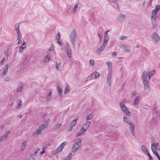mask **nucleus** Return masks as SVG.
Masks as SVG:
<instances>
[{
	"label": "nucleus",
	"mask_w": 160,
	"mask_h": 160,
	"mask_svg": "<svg viewBox=\"0 0 160 160\" xmlns=\"http://www.w3.org/2000/svg\"><path fill=\"white\" fill-rule=\"evenodd\" d=\"M160 8V6L159 5H157L156 6V9L158 11Z\"/></svg>",
	"instance_id": "52"
},
{
	"label": "nucleus",
	"mask_w": 160,
	"mask_h": 160,
	"mask_svg": "<svg viewBox=\"0 0 160 160\" xmlns=\"http://www.w3.org/2000/svg\"><path fill=\"white\" fill-rule=\"evenodd\" d=\"M54 47L53 45H51V47L49 49V51H52L54 50Z\"/></svg>",
	"instance_id": "49"
},
{
	"label": "nucleus",
	"mask_w": 160,
	"mask_h": 160,
	"mask_svg": "<svg viewBox=\"0 0 160 160\" xmlns=\"http://www.w3.org/2000/svg\"><path fill=\"white\" fill-rule=\"evenodd\" d=\"M65 51L68 57L70 58L71 57V49L69 47L65 48Z\"/></svg>",
	"instance_id": "18"
},
{
	"label": "nucleus",
	"mask_w": 160,
	"mask_h": 160,
	"mask_svg": "<svg viewBox=\"0 0 160 160\" xmlns=\"http://www.w3.org/2000/svg\"><path fill=\"white\" fill-rule=\"evenodd\" d=\"M79 4V2H77L76 3L74 7V8L72 9V12L73 13H75L77 12V9L78 7V4Z\"/></svg>",
	"instance_id": "22"
},
{
	"label": "nucleus",
	"mask_w": 160,
	"mask_h": 160,
	"mask_svg": "<svg viewBox=\"0 0 160 160\" xmlns=\"http://www.w3.org/2000/svg\"><path fill=\"white\" fill-rule=\"evenodd\" d=\"M108 30L105 32L104 34V36H108Z\"/></svg>",
	"instance_id": "56"
},
{
	"label": "nucleus",
	"mask_w": 160,
	"mask_h": 160,
	"mask_svg": "<svg viewBox=\"0 0 160 160\" xmlns=\"http://www.w3.org/2000/svg\"><path fill=\"white\" fill-rule=\"evenodd\" d=\"M20 25V23H17L15 26V31L17 32V33L18 32H20L19 30V27Z\"/></svg>",
	"instance_id": "27"
},
{
	"label": "nucleus",
	"mask_w": 160,
	"mask_h": 160,
	"mask_svg": "<svg viewBox=\"0 0 160 160\" xmlns=\"http://www.w3.org/2000/svg\"><path fill=\"white\" fill-rule=\"evenodd\" d=\"M10 131H7L5 132V134L4 135L0 137V141H2L7 139L8 136V135L10 133Z\"/></svg>",
	"instance_id": "13"
},
{
	"label": "nucleus",
	"mask_w": 160,
	"mask_h": 160,
	"mask_svg": "<svg viewBox=\"0 0 160 160\" xmlns=\"http://www.w3.org/2000/svg\"><path fill=\"white\" fill-rule=\"evenodd\" d=\"M155 155L158 158V157H159V156L158 155V152H156V153H155Z\"/></svg>",
	"instance_id": "64"
},
{
	"label": "nucleus",
	"mask_w": 160,
	"mask_h": 160,
	"mask_svg": "<svg viewBox=\"0 0 160 160\" xmlns=\"http://www.w3.org/2000/svg\"><path fill=\"white\" fill-rule=\"evenodd\" d=\"M141 149L142 152L145 154L148 152L146 147L144 145L141 146Z\"/></svg>",
	"instance_id": "20"
},
{
	"label": "nucleus",
	"mask_w": 160,
	"mask_h": 160,
	"mask_svg": "<svg viewBox=\"0 0 160 160\" xmlns=\"http://www.w3.org/2000/svg\"><path fill=\"white\" fill-rule=\"evenodd\" d=\"M70 126V128H69V129L68 131H69V132H71L72 131V130L73 129V128L72 126Z\"/></svg>",
	"instance_id": "58"
},
{
	"label": "nucleus",
	"mask_w": 160,
	"mask_h": 160,
	"mask_svg": "<svg viewBox=\"0 0 160 160\" xmlns=\"http://www.w3.org/2000/svg\"><path fill=\"white\" fill-rule=\"evenodd\" d=\"M126 101V99L124 98L120 103V107L122 111L124 112L126 115L129 116L131 115V113L127 108L125 106Z\"/></svg>",
	"instance_id": "1"
},
{
	"label": "nucleus",
	"mask_w": 160,
	"mask_h": 160,
	"mask_svg": "<svg viewBox=\"0 0 160 160\" xmlns=\"http://www.w3.org/2000/svg\"><path fill=\"white\" fill-rule=\"evenodd\" d=\"M76 37V31L75 29H73L70 35V39L74 48H75V40Z\"/></svg>",
	"instance_id": "5"
},
{
	"label": "nucleus",
	"mask_w": 160,
	"mask_h": 160,
	"mask_svg": "<svg viewBox=\"0 0 160 160\" xmlns=\"http://www.w3.org/2000/svg\"><path fill=\"white\" fill-rule=\"evenodd\" d=\"M106 46L102 44L101 46L99 47L97 50V53L98 54H100L102 51H103L104 49Z\"/></svg>",
	"instance_id": "16"
},
{
	"label": "nucleus",
	"mask_w": 160,
	"mask_h": 160,
	"mask_svg": "<svg viewBox=\"0 0 160 160\" xmlns=\"http://www.w3.org/2000/svg\"><path fill=\"white\" fill-rule=\"evenodd\" d=\"M26 46L25 42H23V43L22 44L21 46L20 47L23 48H24L26 47Z\"/></svg>",
	"instance_id": "41"
},
{
	"label": "nucleus",
	"mask_w": 160,
	"mask_h": 160,
	"mask_svg": "<svg viewBox=\"0 0 160 160\" xmlns=\"http://www.w3.org/2000/svg\"><path fill=\"white\" fill-rule=\"evenodd\" d=\"M82 141V138H78L77 140V142L73 145L72 148V152H74L78 150L81 146V142Z\"/></svg>",
	"instance_id": "4"
},
{
	"label": "nucleus",
	"mask_w": 160,
	"mask_h": 160,
	"mask_svg": "<svg viewBox=\"0 0 160 160\" xmlns=\"http://www.w3.org/2000/svg\"><path fill=\"white\" fill-rule=\"evenodd\" d=\"M123 121L130 125V131L132 132V136H135V126L133 123L126 117H123Z\"/></svg>",
	"instance_id": "3"
},
{
	"label": "nucleus",
	"mask_w": 160,
	"mask_h": 160,
	"mask_svg": "<svg viewBox=\"0 0 160 160\" xmlns=\"http://www.w3.org/2000/svg\"><path fill=\"white\" fill-rule=\"evenodd\" d=\"M158 11L157 10H154L153 12H152V14H154L156 15L157 13H158Z\"/></svg>",
	"instance_id": "45"
},
{
	"label": "nucleus",
	"mask_w": 160,
	"mask_h": 160,
	"mask_svg": "<svg viewBox=\"0 0 160 160\" xmlns=\"http://www.w3.org/2000/svg\"><path fill=\"white\" fill-rule=\"evenodd\" d=\"M70 91V88L68 85H67L66 86L64 93L65 94H67Z\"/></svg>",
	"instance_id": "26"
},
{
	"label": "nucleus",
	"mask_w": 160,
	"mask_h": 160,
	"mask_svg": "<svg viewBox=\"0 0 160 160\" xmlns=\"http://www.w3.org/2000/svg\"><path fill=\"white\" fill-rule=\"evenodd\" d=\"M18 35L17 40H21L22 39V35L20 32H18L17 33Z\"/></svg>",
	"instance_id": "35"
},
{
	"label": "nucleus",
	"mask_w": 160,
	"mask_h": 160,
	"mask_svg": "<svg viewBox=\"0 0 160 160\" xmlns=\"http://www.w3.org/2000/svg\"><path fill=\"white\" fill-rule=\"evenodd\" d=\"M22 102L21 100H20L19 101V102L17 106V109H18L20 108L21 107V105L22 104Z\"/></svg>",
	"instance_id": "36"
},
{
	"label": "nucleus",
	"mask_w": 160,
	"mask_h": 160,
	"mask_svg": "<svg viewBox=\"0 0 160 160\" xmlns=\"http://www.w3.org/2000/svg\"><path fill=\"white\" fill-rule=\"evenodd\" d=\"M108 40V36H104V40L103 44L106 46Z\"/></svg>",
	"instance_id": "31"
},
{
	"label": "nucleus",
	"mask_w": 160,
	"mask_h": 160,
	"mask_svg": "<svg viewBox=\"0 0 160 160\" xmlns=\"http://www.w3.org/2000/svg\"><path fill=\"white\" fill-rule=\"evenodd\" d=\"M127 38V37L125 36H122L120 38V40H124Z\"/></svg>",
	"instance_id": "44"
},
{
	"label": "nucleus",
	"mask_w": 160,
	"mask_h": 160,
	"mask_svg": "<svg viewBox=\"0 0 160 160\" xmlns=\"http://www.w3.org/2000/svg\"><path fill=\"white\" fill-rule=\"evenodd\" d=\"M47 126V125L46 124H43L41 125L37 129L36 132L34 133V134L36 135H40L41 133V131L45 128H46Z\"/></svg>",
	"instance_id": "6"
},
{
	"label": "nucleus",
	"mask_w": 160,
	"mask_h": 160,
	"mask_svg": "<svg viewBox=\"0 0 160 160\" xmlns=\"http://www.w3.org/2000/svg\"><path fill=\"white\" fill-rule=\"evenodd\" d=\"M147 78V76L146 72H143L142 75V81L144 88L145 89H147L148 90H149L150 89V86L148 81L146 80Z\"/></svg>",
	"instance_id": "2"
},
{
	"label": "nucleus",
	"mask_w": 160,
	"mask_h": 160,
	"mask_svg": "<svg viewBox=\"0 0 160 160\" xmlns=\"http://www.w3.org/2000/svg\"><path fill=\"white\" fill-rule=\"evenodd\" d=\"M61 124H59L56 125L54 127V128L55 129H57L59 128L61 126Z\"/></svg>",
	"instance_id": "42"
},
{
	"label": "nucleus",
	"mask_w": 160,
	"mask_h": 160,
	"mask_svg": "<svg viewBox=\"0 0 160 160\" xmlns=\"http://www.w3.org/2000/svg\"><path fill=\"white\" fill-rule=\"evenodd\" d=\"M143 72H146L147 74V77H148V79L149 80H150L151 78V77L155 74L156 73V71L155 70H154L151 71L149 72H148L146 71H144Z\"/></svg>",
	"instance_id": "9"
},
{
	"label": "nucleus",
	"mask_w": 160,
	"mask_h": 160,
	"mask_svg": "<svg viewBox=\"0 0 160 160\" xmlns=\"http://www.w3.org/2000/svg\"><path fill=\"white\" fill-rule=\"evenodd\" d=\"M68 143V142H67L65 141L61 144L57 149L56 151V153H58V152L62 151L65 145L67 144Z\"/></svg>",
	"instance_id": "8"
},
{
	"label": "nucleus",
	"mask_w": 160,
	"mask_h": 160,
	"mask_svg": "<svg viewBox=\"0 0 160 160\" xmlns=\"http://www.w3.org/2000/svg\"><path fill=\"white\" fill-rule=\"evenodd\" d=\"M52 92H50L48 95L46 97V101L47 102H49L50 101L51 99V96H52Z\"/></svg>",
	"instance_id": "24"
},
{
	"label": "nucleus",
	"mask_w": 160,
	"mask_h": 160,
	"mask_svg": "<svg viewBox=\"0 0 160 160\" xmlns=\"http://www.w3.org/2000/svg\"><path fill=\"white\" fill-rule=\"evenodd\" d=\"M60 35L59 33H58L56 37V39L57 40H60Z\"/></svg>",
	"instance_id": "43"
},
{
	"label": "nucleus",
	"mask_w": 160,
	"mask_h": 160,
	"mask_svg": "<svg viewBox=\"0 0 160 160\" xmlns=\"http://www.w3.org/2000/svg\"><path fill=\"white\" fill-rule=\"evenodd\" d=\"M70 47L69 46V44L68 42H66L65 44V48H69Z\"/></svg>",
	"instance_id": "54"
},
{
	"label": "nucleus",
	"mask_w": 160,
	"mask_h": 160,
	"mask_svg": "<svg viewBox=\"0 0 160 160\" xmlns=\"http://www.w3.org/2000/svg\"><path fill=\"white\" fill-rule=\"evenodd\" d=\"M9 64H6L4 67L3 69V72L1 74V76L3 77L6 75L8 73V68Z\"/></svg>",
	"instance_id": "10"
},
{
	"label": "nucleus",
	"mask_w": 160,
	"mask_h": 160,
	"mask_svg": "<svg viewBox=\"0 0 160 160\" xmlns=\"http://www.w3.org/2000/svg\"><path fill=\"white\" fill-rule=\"evenodd\" d=\"M57 41V42L60 45H62V42L60 41V40H58Z\"/></svg>",
	"instance_id": "57"
},
{
	"label": "nucleus",
	"mask_w": 160,
	"mask_h": 160,
	"mask_svg": "<svg viewBox=\"0 0 160 160\" xmlns=\"http://www.w3.org/2000/svg\"><path fill=\"white\" fill-rule=\"evenodd\" d=\"M45 149H46V148L45 147H44L42 148V150L40 153V154L41 155H42L43 153H44L45 152Z\"/></svg>",
	"instance_id": "50"
},
{
	"label": "nucleus",
	"mask_w": 160,
	"mask_h": 160,
	"mask_svg": "<svg viewBox=\"0 0 160 160\" xmlns=\"http://www.w3.org/2000/svg\"><path fill=\"white\" fill-rule=\"evenodd\" d=\"M145 154L147 155L148 157L149 158H150V157H152V156L150 155L149 152H147Z\"/></svg>",
	"instance_id": "61"
},
{
	"label": "nucleus",
	"mask_w": 160,
	"mask_h": 160,
	"mask_svg": "<svg viewBox=\"0 0 160 160\" xmlns=\"http://www.w3.org/2000/svg\"><path fill=\"white\" fill-rule=\"evenodd\" d=\"M94 75V74L92 73L88 77V78H91L92 77H93Z\"/></svg>",
	"instance_id": "59"
},
{
	"label": "nucleus",
	"mask_w": 160,
	"mask_h": 160,
	"mask_svg": "<svg viewBox=\"0 0 160 160\" xmlns=\"http://www.w3.org/2000/svg\"><path fill=\"white\" fill-rule=\"evenodd\" d=\"M98 37L100 39V42H101L102 40V34H100L99 33H98Z\"/></svg>",
	"instance_id": "48"
},
{
	"label": "nucleus",
	"mask_w": 160,
	"mask_h": 160,
	"mask_svg": "<svg viewBox=\"0 0 160 160\" xmlns=\"http://www.w3.org/2000/svg\"><path fill=\"white\" fill-rule=\"evenodd\" d=\"M117 55V52H113L112 54V56L113 57H115Z\"/></svg>",
	"instance_id": "51"
},
{
	"label": "nucleus",
	"mask_w": 160,
	"mask_h": 160,
	"mask_svg": "<svg viewBox=\"0 0 160 160\" xmlns=\"http://www.w3.org/2000/svg\"><path fill=\"white\" fill-rule=\"evenodd\" d=\"M4 80L6 81H9L10 80L9 77V76H7L4 78Z\"/></svg>",
	"instance_id": "46"
},
{
	"label": "nucleus",
	"mask_w": 160,
	"mask_h": 160,
	"mask_svg": "<svg viewBox=\"0 0 160 160\" xmlns=\"http://www.w3.org/2000/svg\"><path fill=\"white\" fill-rule=\"evenodd\" d=\"M140 97L139 96H136L133 102V105L135 106L138 105L140 101Z\"/></svg>",
	"instance_id": "14"
},
{
	"label": "nucleus",
	"mask_w": 160,
	"mask_h": 160,
	"mask_svg": "<svg viewBox=\"0 0 160 160\" xmlns=\"http://www.w3.org/2000/svg\"><path fill=\"white\" fill-rule=\"evenodd\" d=\"M112 74L111 72L109 71L107 77V82L109 86L111 84Z\"/></svg>",
	"instance_id": "11"
},
{
	"label": "nucleus",
	"mask_w": 160,
	"mask_h": 160,
	"mask_svg": "<svg viewBox=\"0 0 160 160\" xmlns=\"http://www.w3.org/2000/svg\"><path fill=\"white\" fill-rule=\"evenodd\" d=\"M27 145V142H26V141H25L22 144L21 146V151H23L24 150V148H25V147Z\"/></svg>",
	"instance_id": "30"
},
{
	"label": "nucleus",
	"mask_w": 160,
	"mask_h": 160,
	"mask_svg": "<svg viewBox=\"0 0 160 160\" xmlns=\"http://www.w3.org/2000/svg\"><path fill=\"white\" fill-rule=\"evenodd\" d=\"M22 42V40H18V44H21Z\"/></svg>",
	"instance_id": "63"
},
{
	"label": "nucleus",
	"mask_w": 160,
	"mask_h": 160,
	"mask_svg": "<svg viewBox=\"0 0 160 160\" xmlns=\"http://www.w3.org/2000/svg\"><path fill=\"white\" fill-rule=\"evenodd\" d=\"M92 118V116L91 114H89L88 116H87L86 117L87 120H89L91 119Z\"/></svg>",
	"instance_id": "38"
},
{
	"label": "nucleus",
	"mask_w": 160,
	"mask_h": 160,
	"mask_svg": "<svg viewBox=\"0 0 160 160\" xmlns=\"http://www.w3.org/2000/svg\"><path fill=\"white\" fill-rule=\"evenodd\" d=\"M152 152L155 154V153H156V152H158L156 151V150H152Z\"/></svg>",
	"instance_id": "62"
},
{
	"label": "nucleus",
	"mask_w": 160,
	"mask_h": 160,
	"mask_svg": "<svg viewBox=\"0 0 160 160\" xmlns=\"http://www.w3.org/2000/svg\"><path fill=\"white\" fill-rule=\"evenodd\" d=\"M91 124L90 122H87L82 126V129L85 132L88 129V128L89 127Z\"/></svg>",
	"instance_id": "12"
},
{
	"label": "nucleus",
	"mask_w": 160,
	"mask_h": 160,
	"mask_svg": "<svg viewBox=\"0 0 160 160\" xmlns=\"http://www.w3.org/2000/svg\"><path fill=\"white\" fill-rule=\"evenodd\" d=\"M137 94V92L136 91H133L131 97H133L134 96H136Z\"/></svg>",
	"instance_id": "47"
},
{
	"label": "nucleus",
	"mask_w": 160,
	"mask_h": 160,
	"mask_svg": "<svg viewBox=\"0 0 160 160\" xmlns=\"http://www.w3.org/2000/svg\"><path fill=\"white\" fill-rule=\"evenodd\" d=\"M106 63L107 65L109 70H111L112 68V65L111 62L110 61H108Z\"/></svg>",
	"instance_id": "29"
},
{
	"label": "nucleus",
	"mask_w": 160,
	"mask_h": 160,
	"mask_svg": "<svg viewBox=\"0 0 160 160\" xmlns=\"http://www.w3.org/2000/svg\"><path fill=\"white\" fill-rule=\"evenodd\" d=\"M5 57L3 58L2 59L1 61V62H0V63H2L3 62L5 61Z\"/></svg>",
	"instance_id": "55"
},
{
	"label": "nucleus",
	"mask_w": 160,
	"mask_h": 160,
	"mask_svg": "<svg viewBox=\"0 0 160 160\" xmlns=\"http://www.w3.org/2000/svg\"><path fill=\"white\" fill-rule=\"evenodd\" d=\"M85 132L81 129L77 133V137H78L82 134H84Z\"/></svg>",
	"instance_id": "32"
},
{
	"label": "nucleus",
	"mask_w": 160,
	"mask_h": 160,
	"mask_svg": "<svg viewBox=\"0 0 160 160\" xmlns=\"http://www.w3.org/2000/svg\"><path fill=\"white\" fill-rule=\"evenodd\" d=\"M152 38L153 41L156 44L158 43L160 40L158 34L156 33H154L152 34Z\"/></svg>",
	"instance_id": "7"
},
{
	"label": "nucleus",
	"mask_w": 160,
	"mask_h": 160,
	"mask_svg": "<svg viewBox=\"0 0 160 160\" xmlns=\"http://www.w3.org/2000/svg\"><path fill=\"white\" fill-rule=\"evenodd\" d=\"M94 60L93 59H90L89 60V63L90 66H93L94 65Z\"/></svg>",
	"instance_id": "37"
},
{
	"label": "nucleus",
	"mask_w": 160,
	"mask_h": 160,
	"mask_svg": "<svg viewBox=\"0 0 160 160\" xmlns=\"http://www.w3.org/2000/svg\"><path fill=\"white\" fill-rule=\"evenodd\" d=\"M159 144L158 142L154 143L151 145V149L152 150H156L158 149V148Z\"/></svg>",
	"instance_id": "15"
},
{
	"label": "nucleus",
	"mask_w": 160,
	"mask_h": 160,
	"mask_svg": "<svg viewBox=\"0 0 160 160\" xmlns=\"http://www.w3.org/2000/svg\"><path fill=\"white\" fill-rule=\"evenodd\" d=\"M156 18V15L154 14H152L151 16V21L153 25H154L155 26L156 25V23H155V21Z\"/></svg>",
	"instance_id": "17"
},
{
	"label": "nucleus",
	"mask_w": 160,
	"mask_h": 160,
	"mask_svg": "<svg viewBox=\"0 0 160 160\" xmlns=\"http://www.w3.org/2000/svg\"><path fill=\"white\" fill-rule=\"evenodd\" d=\"M94 74L95 75V78H98L100 76L99 73L98 72H95Z\"/></svg>",
	"instance_id": "39"
},
{
	"label": "nucleus",
	"mask_w": 160,
	"mask_h": 160,
	"mask_svg": "<svg viewBox=\"0 0 160 160\" xmlns=\"http://www.w3.org/2000/svg\"><path fill=\"white\" fill-rule=\"evenodd\" d=\"M40 149L38 148L37 150L35 151L34 152L35 155H36L38 153V151L40 150Z\"/></svg>",
	"instance_id": "60"
},
{
	"label": "nucleus",
	"mask_w": 160,
	"mask_h": 160,
	"mask_svg": "<svg viewBox=\"0 0 160 160\" xmlns=\"http://www.w3.org/2000/svg\"><path fill=\"white\" fill-rule=\"evenodd\" d=\"M78 120V118L73 120L71 122L70 125V126H72V127L74 126L76 124V122Z\"/></svg>",
	"instance_id": "33"
},
{
	"label": "nucleus",
	"mask_w": 160,
	"mask_h": 160,
	"mask_svg": "<svg viewBox=\"0 0 160 160\" xmlns=\"http://www.w3.org/2000/svg\"><path fill=\"white\" fill-rule=\"evenodd\" d=\"M24 48H22L20 47L19 48V51L20 53H21L23 50Z\"/></svg>",
	"instance_id": "53"
},
{
	"label": "nucleus",
	"mask_w": 160,
	"mask_h": 160,
	"mask_svg": "<svg viewBox=\"0 0 160 160\" xmlns=\"http://www.w3.org/2000/svg\"><path fill=\"white\" fill-rule=\"evenodd\" d=\"M56 68L58 70H61L60 68L61 66V63L60 62L59 63H58L57 62H56Z\"/></svg>",
	"instance_id": "34"
},
{
	"label": "nucleus",
	"mask_w": 160,
	"mask_h": 160,
	"mask_svg": "<svg viewBox=\"0 0 160 160\" xmlns=\"http://www.w3.org/2000/svg\"><path fill=\"white\" fill-rule=\"evenodd\" d=\"M125 16L122 14H120L118 17V20L120 22H122L125 19Z\"/></svg>",
	"instance_id": "19"
},
{
	"label": "nucleus",
	"mask_w": 160,
	"mask_h": 160,
	"mask_svg": "<svg viewBox=\"0 0 160 160\" xmlns=\"http://www.w3.org/2000/svg\"><path fill=\"white\" fill-rule=\"evenodd\" d=\"M56 87L58 91L60 97H62V88L58 86H56Z\"/></svg>",
	"instance_id": "28"
},
{
	"label": "nucleus",
	"mask_w": 160,
	"mask_h": 160,
	"mask_svg": "<svg viewBox=\"0 0 160 160\" xmlns=\"http://www.w3.org/2000/svg\"><path fill=\"white\" fill-rule=\"evenodd\" d=\"M23 86V83L22 82H21L19 83L17 88V91L18 92H20L22 89V88Z\"/></svg>",
	"instance_id": "21"
},
{
	"label": "nucleus",
	"mask_w": 160,
	"mask_h": 160,
	"mask_svg": "<svg viewBox=\"0 0 160 160\" xmlns=\"http://www.w3.org/2000/svg\"><path fill=\"white\" fill-rule=\"evenodd\" d=\"M121 48L124 49V51H128L129 50V47L126 45H122L121 46Z\"/></svg>",
	"instance_id": "23"
},
{
	"label": "nucleus",
	"mask_w": 160,
	"mask_h": 160,
	"mask_svg": "<svg viewBox=\"0 0 160 160\" xmlns=\"http://www.w3.org/2000/svg\"><path fill=\"white\" fill-rule=\"evenodd\" d=\"M50 58V56L49 54H48L44 58L43 62L46 63L48 62Z\"/></svg>",
	"instance_id": "25"
},
{
	"label": "nucleus",
	"mask_w": 160,
	"mask_h": 160,
	"mask_svg": "<svg viewBox=\"0 0 160 160\" xmlns=\"http://www.w3.org/2000/svg\"><path fill=\"white\" fill-rule=\"evenodd\" d=\"M72 153H70L68 155L66 159H67L68 160H70L71 159L72 157Z\"/></svg>",
	"instance_id": "40"
}]
</instances>
